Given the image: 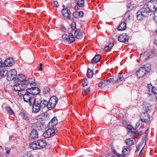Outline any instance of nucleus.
<instances>
[{"instance_id":"obj_1","label":"nucleus","mask_w":157,"mask_h":157,"mask_svg":"<svg viewBox=\"0 0 157 157\" xmlns=\"http://www.w3.org/2000/svg\"><path fill=\"white\" fill-rule=\"evenodd\" d=\"M157 3L151 1L144 6L137 13V17L139 20H142L143 18L149 15V13L152 11H156L157 9Z\"/></svg>"},{"instance_id":"obj_2","label":"nucleus","mask_w":157,"mask_h":157,"mask_svg":"<svg viewBox=\"0 0 157 157\" xmlns=\"http://www.w3.org/2000/svg\"><path fill=\"white\" fill-rule=\"evenodd\" d=\"M25 76L22 74H20L15 78V83H20L23 85H28L29 83V80H26Z\"/></svg>"},{"instance_id":"obj_3","label":"nucleus","mask_w":157,"mask_h":157,"mask_svg":"<svg viewBox=\"0 0 157 157\" xmlns=\"http://www.w3.org/2000/svg\"><path fill=\"white\" fill-rule=\"evenodd\" d=\"M58 101V99L55 96L52 97L48 102V109L50 110L54 107L57 103Z\"/></svg>"},{"instance_id":"obj_4","label":"nucleus","mask_w":157,"mask_h":157,"mask_svg":"<svg viewBox=\"0 0 157 157\" xmlns=\"http://www.w3.org/2000/svg\"><path fill=\"white\" fill-rule=\"evenodd\" d=\"M57 130L54 129L53 128H51L47 130L43 134V136L45 138H48L54 135Z\"/></svg>"},{"instance_id":"obj_5","label":"nucleus","mask_w":157,"mask_h":157,"mask_svg":"<svg viewBox=\"0 0 157 157\" xmlns=\"http://www.w3.org/2000/svg\"><path fill=\"white\" fill-rule=\"evenodd\" d=\"M17 73V71L15 69H12L8 72L7 76V79L9 81L15 80V76H16Z\"/></svg>"},{"instance_id":"obj_6","label":"nucleus","mask_w":157,"mask_h":157,"mask_svg":"<svg viewBox=\"0 0 157 157\" xmlns=\"http://www.w3.org/2000/svg\"><path fill=\"white\" fill-rule=\"evenodd\" d=\"M26 91L30 94H31L32 95H35L40 93V90L37 87H32L31 88L27 89Z\"/></svg>"},{"instance_id":"obj_7","label":"nucleus","mask_w":157,"mask_h":157,"mask_svg":"<svg viewBox=\"0 0 157 157\" xmlns=\"http://www.w3.org/2000/svg\"><path fill=\"white\" fill-rule=\"evenodd\" d=\"M33 129L42 131L45 128V125L40 122H37L33 124Z\"/></svg>"},{"instance_id":"obj_8","label":"nucleus","mask_w":157,"mask_h":157,"mask_svg":"<svg viewBox=\"0 0 157 157\" xmlns=\"http://www.w3.org/2000/svg\"><path fill=\"white\" fill-rule=\"evenodd\" d=\"M129 37L126 33L121 34L118 38V40L121 42H124L127 44L128 42Z\"/></svg>"},{"instance_id":"obj_9","label":"nucleus","mask_w":157,"mask_h":157,"mask_svg":"<svg viewBox=\"0 0 157 157\" xmlns=\"http://www.w3.org/2000/svg\"><path fill=\"white\" fill-rule=\"evenodd\" d=\"M15 63L12 57L6 59L4 62V67H11Z\"/></svg>"},{"instance_id":"obj_10","label":"nucleus","mask_w":157,"mask_h":157,"mask_svg":"<svg viewBox=\"0 0 157 157\" xmlns=\"http://www.w3.org/2000/svg\"><path fill=\"white\" fill-rule=\"evenodd\" d=\"M113 79L110 78L107 80H105L100 82L98 85L99 87L101 88H103L111 82H113Z\"/></svg>"},{"instance_id":"obj_11","label":"nucleus","mask_w":157,"mask_h":157,"mask_svg":"<svg viewBox=\"0 0 157 157\" xmlns=\"http://www.w3.org/2000/svg\"><path fill=\"white\" fill-rule=\"evenodd\" d=\"M15 83V84L13 85V89L14 91H18L25 89V88L23 86V84H20V83Z\"/></svg>"},{"instance_id":"obj_12","label":"nucleus","mask_w":157,"mask_h":157,"mask_svg":"<svg viewBox=\"0 0 157 157\" xmlns=\"http://www.w3.org/2000/svg\"><path fill=\"white\" fill-rule=\"evenodd\" d=\"M141 120L143 122H147L150 119L149 114L147 113H143L141 114Z\"/></svg>"},{"instance_id":"obj_13","label":"nucleus","mask_w":157,"mask_h":157,"mask_svg":"<svg viewBox=\"0 0 157 157\" xmlns=\"http://www.w3.org/2000/svg\"><path fill=\"white\" fill-rule=\"evenodd\" d=\"M62 12L63 16L67 19H71V12L67 8H64L62 10Z\"/></svg>"},{"instance_id":"obj_14","label":"nucleus","mask_w":157,"mask_h":157,"mask_svg":"<svg viewBox=\"0 0 157 157\" xmlns=\"http://www.w3.org/2000/svg\"><path fill=\"white\" fill-rule=\"evenodd\" d=\"M144 68L141 67L139 71L137 72L136 75L138 78H142L146 74V71Z\"/></svg>"},{"instance_id":"obj_15","label":"nucleus","mask_w":157,"mask_h":157,"mask_svg":"<svg viewBox=\"0 0 157 157\" xmlns=\"http://www.w3.org/2000/svg\"><path fill=\"white\" fill-rule=\"evenodd\" d=\"M40 106L39 103H35L33 107V112L36 113L38 112L40 110Z\"/></svg>"},{"instance_id":"obj_16","label":"nucleus","mask_w":157,"mask_h":157,"mask_svg":"<svg viewBox=\"0 0 157 157\" xmlns=\"http://www.w3.org/2000/svg\"><path fill=\"white\" fill-rule=\"evenodd\" d=\"M39 148L41 149L45 147L47 145L46 141L44 140H37Z\"/></svg>"},{"instance_id":"obj_17","label":"nucleus","mask_w":157,"mask_h":157,"mask_svg":"<svg viewBox=\"0 0 157 157\" xmlns=\"http://www.w3.org/2000/svg\"><path fill=\"white\" fill-rule=\"evenodd\" d=\"M37 141L31 143L29 145L30 148L33 150L39 149Z\"/></svg>"},{"instance_id":"obj_18","label":"nucleus","mask_w":157,"mask_h":157,"mask_svg":"<svg viewBox=\"0 0 157 157\" xmlns=\"http://www.w3.org/2000/svg\"><path fill=\"white\" fill-rule=\"evenodd\" d=\"M39 105L41 108H44L46 107L48 109V103L47 100L45 99L42 100L40 101Z\"/></svg>"},{"instance_id":"obj_19","label":"nucleus","mask_w":157,"mask_h":157,"mask_svg":"<svg viewBox=\"0 0 157 157\" xmlns=\"http://www.w3.org/2000/svg\"><path fill=\"white\" fill-rule=\"evenodd\" d=\"M112 78L114 79L113 81L115 83H120L121 82L123 81L124 80V78L123 76L121 73L119 74V76H118L117 78Z\"/></svg>"},{"instance_id":"obj_20","label":"nucleus","mask_w":157,"mask_h":157,"mask_svg":"<svg viewBox=\"0 0 157 157\" xmlns=\"http://www.w3.org/2000/svg\"><path fill=\"white\" fill-rule=\"evenodd\" d=\"M8 73V71L5 67L2 69H0V75L2 77H5L6 75L7 76Z\"/></svg>"},{"instance_id":"obj_21","label":"nucleus","mask_w":157,"mask_h":157,"mask_svg":"<svg viewBox=\"0 0 157 157\" xmlns=\"http://www.w3.org/2000/svg\"><path fill=\"white\" fill-rule=\"evenodd\" d=\"M101 56L100 55L98 54L96 55L92 59L91 63L93 64L96 63L99 61Z\"/></svg>"},{"instance_id":"obj_22","label":"nucleus","mask_w":157,"mask_h":157,"mask_svg":"<svg viewBox=\"0 0 157 157\" xmlns=\"http://www.w3.org/2000/svg\"><path fill=\"white\" fill-rule=\"evenodd\" d=\"M30 137L33 139L37 138L38 137V133L37 131L35 129H33L31 133Z\"/></svg>"},{"instance_id":"obj_23","label":"nucleus","mask_w":157,"mask_h":157,"mask_svg":"<svg viewBox=\"0 0 157 157\" xmlns=\"http://www.w3.org/2000/svg\"><path fill=\"white\" fill-rule=\"evenodd\" d=\"M130 150L127 146H124L123 147L122 151V153L123 155H126L129 154Z\"/></svg>"},{"instance_id":"obj_24","label":"nucleus","mask_w":157,"mask_h":157,"mask_svg":"<svg viewBox=\"0 0 157 157\" xmlns=\"http://www.w3.org/2000/svg\"><path fill=\"white\" fill-rule=\"evenodd\" d=\"M32 95L28 92H26L23 96V98L24 101L28 102L29 101L30 98H31Z\"/></svg>"},{"instance_id":"obj_25","label":"nucleus","mask_w":157,"mask_h":157,"mask_svg":"<svg viewBox=\"0 0 157 157\" xmlns=\"http://www.w3.org/2000/svg\"><path fill=\"white\" fill-rule=\"evenodd\" d=\"M74 35L75 37L78 39H81L83 36V34L82 33L77 30L75 31Z\"/></svg>"},{"instance_id":"obj_26","label":"nucleus","mask_w":157,"mask_h":157,"mask_svg":"<svg viewBox=\"0 0 157 157\" xmlns=\"http://www.w3.org/2000/svg\"><path fill=\"white\" fill-rule=\"evenodd\" d=\"M126 28V24L125 22H122L118 27L117 29L119 31H122L125 30Z\"/></svg>"},{"instance_id":"obj_27","label":"nucleus","mask_w":157,"mask_h":157,"mask_svg":"<svg viewBox=\"0 0 157 157\" xmlns=\"http://www.w3.org/2000/svg\"><path fill=\"white\" fill-rule=\"evenodd\" d=\"M135 140L133 138L127 139L125 140V143L127 145L131 146L134 144Z\"/></svg>"},{"instance_id":"obj_28","label":"nucleus","mask_w":157,"mask_h":157,"mask_svg":"<svg viewBox=\"0 0 157 157\" xmlns=\"http://www.w3.org/2000/svg\"><path fill=\"white\" fill-rule=\"evenodd\" d=\"M5 109L9 115L13 116H14L15 113L13 111L10 107H6L5 108Z\"/></svg>"},{"instance_id":"obj_29","label":"nucleus","mask_w":157,"mask_h":157,"mask_svg":"<svg viewBox=\"0 0 157 157\" xmlns=\"http://www.w3.org/2000/svg\"><path fill=\"white\" fill-rule=\"evenodd\" d=\"M58 123V121L56 117H54L48 123L49 125L51 124L52 126H54Z\"/></svg>"},{"instance_id":"obj_30","label":"nucleus","mask_w":157,"mask_h":157,"mask_svg":"<svg viewBox=\"0 0 157 157\" xmlns=\"http://www.w3.org/2000/svg\"><path fill=\"white\" fill-rule=\"evenodd\" d=\"M75 40V39L74 36L71 33L68 35V42L70 43L73 42Z\"/></svg>"},{"instance_id":"obj_31","label":"nucleus","mask_w":157,"mask_h":157,"mask_svg":"<svg viewBox=\"0 0 157 157\" xmlns=\"http://www.w3.org/2000/svg\"><path fill=\"white\" fill-rule=\"evenodd\" d=\"M76 4L80 6L83 7L84 5V0H75Z\"/></svg>"},{"instance_id":"obj_32","label":"nucleus","mask_w":157,"mask_h":157,"mask_svg":"<svg viewBox=\"0 0 157 157\" xmlns=\"http://www.w3.org/2000/svg\"><path fill=\"white\" fill-rule=\"evenodd\" d=\"M20 115L22 117L23 119L26 121H28L29 118L28 117L27 114L23 112H22L20 114Z\"/></svg>"},{"instance_id":"obj_33","label":"nucleus","mask_w":157,"mask_h":157,"mask_svg":"<svg viewBox=\"0 0 157 157\" xmlns=\"http://www.w3.org/2000/svg\"><path fill=\"white\" fill-rule=\"evenodd\" d=\"M93 71L90 68H88L87 71V76L89 78H91L93 75Z\"/></svg>"},{"instance_id":"obj_34","label":"nucleus","mask_w":157,"mask_h":157,"mask_svg":"<svg viewBox=\"0 0 157 157\" xmlns=\"http://www.w3.org/2000/svg\"><path fill=\"white\" fill-rule=\"evenodd\" d=\"M50 91V89L49 87H46L43 89V93L44 94H48L49 93Z\"/></svg>"},{"instance_id":"obj_35","label":"nucleus","mask_w":157,"mask_h":157,"mask_svg":"<svg viewBox=\"0 0 157 157\" xmlns=\"http://www.w3.org/2000/svg\"><path fill=\"white\" fill-rule=\"evenodd\" d=\"M142 68H144V69L146 71V73L147 72H149L151 70V66L149 65H146L143 67Z\"/></svg>"},{"instance_id":"obj_36","label":"nucleus","mask_w":157,"mask_h":157,"mask_svg":"<svg viewBox=\"0 0 157 157\" xmlns=\"http://www.w3.org/2000/svg\"><path fill=\"white\" fill-rule=\"evenodd\" d=\"M63 40L65 42H67L68 41V35L66 34H63L62 36Z\"/></svg>"},{"instance_id":"obj_37","label":"nucleus","mask_w":157,"mask_h":157,"mask_svg":"<svg viewBox=\"0 0 157 157\" xmlns=\"http://www.w3.org/2000/svg\"><path fill=\"white\" fill-rule=\"evenodd\" d=\"M36 99L33 96H31V98H30L29 102L31 105H34Z\"/></svg>"},{"instance_id":"obj_38","label":"nucleus","mask_w":157,"mask_h":157,"mask_svg":"<svg viewBox=\"0 0 157 157\" xmlns=\"http://www.w3.org/2000/svg\"><path fill=\"white\" fill-rule=\"evenodd\" d=\"M26 92H27L26 90H25L24 89L22 90H21V91H18V94L19 96H23Z\"/></svg>"},{"instance_id":"obj_39","label":"nucleus","mask_w":157,"mask_h":157,"mask_svg":"<svg viewBox=\"0 0 157 157\" xmlns=\"http://www.w3.org/2000/svg\"><path fill=\"white\" fill-rule=\"evenodd\" d=\"M130 132H132V134H134L136 136H137L139 135L138 132L133 128Z\"/></svg>"},{"instance_id":"obj_40","label":"nucleus","mask_w":157,"mask_h":157,"mask_svg":"<svg viewBox=\"0 0 157 157\" xmlns=\"http://www.w3.org/2000/svg\"><path fill=\"white\" fill-rule=\"evenodd\" d=\"M71 28L73 30H75L76 29V23L75 22H73L71 25Z\"/></svg>"},{"instance_id":"obj_41","label":"nucleus","mask_w":157,"mask_h":157,"mask_svg":"<svg viewBox=\"0 0 157 157\" xmlns=\"http://www.w3.org/2000/svg\"><path fill=\"white\" fill-rule=\"evenodd\" d=\"M143 122L142 121L141 119H140L136 124V127L137 128L140 126V124H142Z\"/></svg>"},{"instance_id":"obj_42","label":"nucleus","mask_w":157,"mask_h":157,"mask_svg":"<svg viewBox=\"0 0 157 157\" xmlns=\"http://www.w3.org/2000/svg\"><path fill=\"white\" fill-rule=\"evenodd\" d=\"M154 19L155 21L157 23V9L154 12Z\"/></svg>"},{"instance_id":"obj_43","label":"nucleus","mask_w":157,"mask_h":157,"mask_svg":"<svg viewBox=\"0 0 157 157\" xmlns=\"http://www.w3.org/2000/svg\"><path fill=\"white\" fill-rule=\"evenodd\" d=\"M152 92L155 94H157V88L153 86L152 88Z\"/></svg>"},{"instance_id":"obj_44","label":"nucleus","mask_w":157,"mask_h":157,"mask_svg":"<svg viewBox=\"0 0 157 157\" xmlns=\"http://www.w3.org/2000/svg\"><path fill=\"white\" fill-rule=\"evenodd\" d=\"M29 85H30V86H36V84L35 83V82H33L32 81L31 82H30V81H29Z\"/></svg>"},{"instance_id":"obj_45","label":"nucleus","mask_w":157,"mask_h":157,"mask_svg":"<svg viewBox=\"0 0 157 157\" xmlns=\"http://www.w3.org/2000/svg\"><path fill=\"white\" fill-rule=\"evenodd\" d=\"M5 153L8 154H10V150L9 148H8L7 147H5Z\"/></svg>"},{"instance_id":"obj_46","label":"nucleus","mask_w":157,"mask_h":157,"mask_svg":"<svg viewBox=\"0 0 157 157\" xmlns=\"http://www.w3.org/2000/svg\"><path fill=\"white\" fill-rule=\"evenodd\" d=\"M77 13L78 14L79 16L80 17H82L83 15V12L82 11H80L79 12H77Z\"/></svg>"},{"instance_id":"obj_47","label":"nucleus","mask_w":157,"mask_h":157,"mask_svg":"<svg viewBox=\"0 0 157 157\" xmlns=\"http://www.w3.org/2000/svg\"><path fill=\"white\" fill-rule=\"evenodd\" d=\"M4 67V64L3 63V61L1 58H0V68L1 67Z\"/></svg>"},{"instance_id":"obj_48","label":"nucleus","mask_w":157,"mask_h":157,"mask_svg":"<svg viewBox=\"0 0 157 157\" xmlns=\"http://www.w3.org/2000/svg\"><path fill=\"white\" fill-rule=\"evenodd\" d=\"M84 84H83V86H87L88 84V81L87 79H85L84 80Z\"/></svg>"},{"instance_id":"obj_49","label":"nucleus","mask_w":157,"mask_h":157,"mask_svg":"<svg viewBox=\"0 0 157 157\" xmlns=\"http://www.w3.org/2000/svg\"><path fill=\"white\" fill-rule=\"evenodd\" d=\"M132 127L130 125H128L127 126V128L129 130V132H130V131L132 130Z\"/></svg>"},{"instance_id":"obj_50","label":"nucleus","mask_w":157,"mask_h":157,"mask_svg":"<svg viewBox=\"0 0 157 157\" xmlns=\"http://www.w3.org/2000/svg\"><path fill=\"white\" fill-rule=\"evenodd\" d=\"M109 49V45H107L103 49L104 51H107Z\"/></svg>"},{"instance_id":"obj_51","label":"nucleus","mask_w":157,"mask_h":157,"mask_svg":"<svg viewBox=\"0 0 157 157\" xmlns=\"http://www.w3.org/2000/svg\"><path fill=\"white\" fill-rule=\"evenodd\" d=\"M54 4L56 7H57L59 6V4L57 1H54Z\"/></svg>"},{"instance_id":"obj_52","label":"nucleus","mask_w":157,"mask_h":157,"mask_svg":"<svg viewBox=\"0 0 157 157\" xmlns=\"http://www.w3.org/2000/svg\"><path fill=\"white\" fill-rule=\"evenodd\" d=\"M81 7L78 6V5H76L75 6V10H77L80 9V7Z\"/></svg>"},{"instance_id":"obj_53","label":"nucleus","mask_w":157,"mask_h":157,"mask_svg":"<svg viewBox=\"0 0 157 157\" xmlns=\"http://www.w3.org/2000/svg\"><path fill=\"white\" fill-rule=\"evenodd\" d=\"M82 93L83 96L85 95L86 94V90H83Z\"/></svg>"},{"instance_id":"obj_54","label":"nucleus","mask_w":157,"mask_h":157,"mask_svg":"<svg viewBox=\"0 0 157 157\" xmlns=\"http://www.w3.org/2000/svg\"><path fill=\"white\" fill-rule=\"evenodd\" d=\"M152 85L151 84V83H150L149 84H148V88L149 89H151V87H152Z\"/></svg>"},{"instance_id":"obj_55","label":"nucleus","mask_w":157,"mask_h":157,"mask_svg":"<svg viewBox=\"0 0 157 157\" xmlns=\"http://www.w3.org/2000/svg\"><path fill=\"white\" fill-rule=\"evenodd\" d=\"M149 130V128H148L147 129V130L145 132V134H147L148 133V132Z\"/></svg>"},{"instance_id":"obj_56","label":"nucleus","mask_w":157,"mask_h":157,"mask_svg":"<svg viewBox=\"0 0 157 157\" xmlns=\"http://www.w3.org/2000/svg\"><path fill=\"white\" fill-rule=\"evenodd\" d=\"M28 157H33V155H32L30 153H28Z\"/></svg>"},{"instance_id":"obj_57","label":"nucleus","mask_w":157,"mask_h":157,"mask_svg":"<svg viewBox=\"0 0 157 157\" xmlns=\"http://www.w3.org/2000/svg\"><path fill=\"white\" fill-rule=\"evenodd\" d=\"M86 91H87L88 92H90V88H88L86 90Z\"/></svg>"},{"instance_id":"obj_58","label":"nucleus","mask_w":157,"mask_h":157,"mask_svg":"<svg viewBox=\"0 0 157 157\" xmlns=\"http://www.w3.org/2000/svg\"><path fill=\"white\" fill-rule=\"evenodd\" d=\"M124 156L125 155H121L120 154V155L119 156V157H124Z\"/></svg>"},{"instance_id":"obj_59","label":"nucleus","mask_w":157,"mask_h":157,"mask_svg":"<svg viewBox=\"0 0 157 157\" xmlns=\"http://www.w3.org/2000/svg\"><path fill=\"white\" fill-rule=\"evenodd\" d=\"M113 153L115 154L116 155L117 153V152L115 150H114L113 151Z\"/></svg>"},{"instance_id":"obj_60","label":"nucleus","mask_w":157,"mask_h":157,"mask_svg":"<svg viewBox=\"0 0 157 157\" xmlns=\"http://www.w3.org/2000/svg\"><path fill=\"white\" fill-rule=\"evenodd\" d=\"M142 150L140 151V153L139 155V156H140V155L141 156V155H142Z\"/></svg>"},{"instance_id":"obj_61","label":"nucleus","mask_w":157,"mask_h":157,"mask_svg":"<svg viewBox=\"0 0 157 157\" xmlns=\"http://www.w3.org/2000/svg\"><path fill=\"white\" fill-rule=\"evenodd\" d=\"M15 139V137H12L11 138V140H14Z\"/></svg>"},{"instance_id":"obj_62","label":"nucleus","mask_w":157,"mask_h":157,"mask_svg":"<svg viewBox=\"0 0 157 157\" xmlns=\"http://www.w3.org/2000/svg\"><path fill=\"white\" fill-rule=\"evenodd\" d=\"M109 46V49H111L112 47H113V45H110Z\"/></svg>"},{"instance_id":"obj_63","label":"nucleus","mask_w":157,"mask_h":157,"mask_svg":"<svg viewBox=\"0 0 157 157\" xmlns=\"http://www.w3.org/2000/svg\"><path fill=\"white\" fill-rule=\"evenodd\" d=\"M42 69V68L41 67H40L39 68V70L40 71H41Z\"/></svg>"},{"instance_id":"obj_64","label":"nucleus","mask_w":157,"mask_h":157,"mask_svg":"<svg viewBox=\"0 0 157 157\" xmlns=\"http://www.w3.org/2000/svg\"><path fill=\"white\" fill-rule=\"evenodd\" d=\"M120 155V154L119 153H118L116 154V155L118 157H119V156Z\"/></svg>"}]
</instances>
